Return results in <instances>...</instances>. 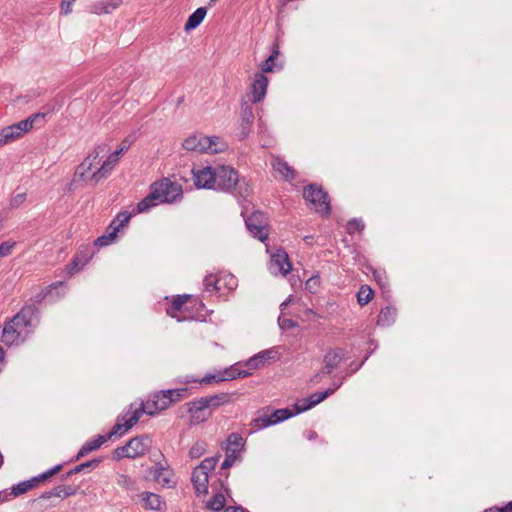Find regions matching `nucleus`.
Instances as JSON below:
<instances>
[{
    "instance_id": "f257e3e1",
    "label": "nucleus",
    "mask_w": 512,
    "mask_h": 512,
    "mask_svg": "<svg viewBox=\"0 0 512 512\" xmlns=\"http://www.w3.org/2000/svg\"><path fill=\"white\" fill-rule=\"evenodd\" d=\"M109 150L110 148L107 144H100L95 147L78 165L74 181L79 179L96 185L106 179L113 169L110 164L108 165L107 158L105 160H102V158Z\"/></svg>"
},
{
    "instance_id": "f03ea898",
    "label": "nucleus",
    "mask_w": 512,
    "mask_h": 512,
    "mask_svg": "<svg viewBox=\"0 0 512 512\" xmlns=\"http://www.w3.org/2000/svg\"><path fill=\"white\" fill-rule=\"evenodd\" d=\"M37 313L34 305L24 306L3 328L1 340L6 345L18 344L23 341V328L31 326Z\"/></svg>"
},
{
    "instance_id": "7ed1b4c3",
    "label": "nucleus",
    "mask_w": 512,
    "mask_h": 512,
    "mask_svg": "<svg viewBox=\"0 0 512 512\" xmlns=\"http://www.w3.org/2000/svg\"><path fill=\"white\" fill-rule=\"evenodd\" d=\"M188 151L215 154L226 150L227 144L218 136L192 135L186 138L182 144Z\"/></svg>"
},
{
    "instance_id": "20e7f679",
    "label": "nucleus",
    "mask_w": 512,
    "mask_h": 512,
    "mask_svg": "<svg viewBox=\"0 0 512 512\" xmlns=\"http://www.w3.org/2000/svg\"><path fill=\"white\" fill-rule=\"evenodd\" d=\"M44 118V113L33 114L25 120H22L16 124L3 128L0 131V134L4 139L5 143L8 144L22 137L24 133L30 131L33 128L35 123L43 121Z\"/></svg>"
},
{
    "instance_id": "39448f33",
    "label": "nucleus",
    "mask_w": 512,
    "mask_h": 512,
    "mask_svg": "<svg viewBox=\"0 0 512 512\" xmlns=\"http://www.w3.org/2000/svg\"><path fill=\"white\" fill-rule=\"evenodd\" d=\"M154 190H158V201L160 203H176L183 197L182 186L169 178H163L152 183Z\"/></svg>"
},
{
    "instance_id": "423d86ee",
    "label": "nucleus",
    "mask_w": 512,
    "mask_h": 512,
    "mask_svg": "<svg viewBox=\"0 0 512 512\" xmlns=\"http://www.w3.org/2000/svg\"><path fill=\"white\" fill-rule=\"evenodd\" d=\"M303 197L310 202L318 213L328 215L330 212V203L328 195L317 185H308L304 188Z\"/></svg>"
},
{
    "instance_id": "0eeeda50",
    "label": "nucleus",
    "mask_w": 512,
    "mask_h": 512,
    "mask_svg": "<svg viewBox=\"0 0 512 512\" xmlns=\"http://www.w3.org/2000/svg\"><path fill=\"white\" fill-rule=\"evenodd\" d=\"M238 181V173L232 167L218 166L215 168V188L230 191L237 185Z\"/></svg>"
},
{
    "instance_id": "6e6552de",
    "label": "nucleus",
    "mask_w": 512,
    "mask_h": 512,
    "mask_svg": "<svg viewBox=\"0 0 512 512\" xmlns=\"http://www.w3.org/2000/svg\"><path fill=\"white\" fill-rule=\"evenodd\" d=\"M245 224L253 237L264 242L269 235L267 218L262 212L252 213L246 220Z\"/></svg>"
},
{
    "instance_id": "1a4fd4ad",
    "label": "nucleus",
    "mask_w": 512,
    "mask_h": 512,
    "mask_svg": "<svg viewBox=\"0 0 512 512\" xmlns=\"http://www.w3.org/2000/svg\"><path fill=\"white\" fill-rule=\"evenodd\" d=\"M61 469H62V466L61 465H57V466L49 469L48 471L42 473L38 477H35V478H33V479L29 480V481H24L22 483H19L18 485L13 487L12 493L15 496H19V495H21L23 493H26L27 491H29L32 488H34L39 482L45 481L48 478H50V477L54 476L55 474H57Z\"/></svg>"
},
{
    "instance_id": "9d476101",
    "label": "nucleus",
    "mask_w": 512,
    "mask_h": 512,
    "mask_svg": "<svg viewBox=\"0 0 512 512\" xmlns=\"http://www.w3.org/2000/svg\"><path fill=\"white\" fill-rule=\"evenodd\" d=\"M156 407L157 402L153 400H149L146 403L142 402L138 407L134 409L133 404H131L128 410L130 413L128 427H133L135 424H137V422L144 413L151 416L157 413L159 410L156 409Z\"/></svg>"
},
{
    "instance_id": "9b49d317",
    "label": "nucleus",
    "mask_w": 512,
    "mask_h": 512,
    "mask_svg": "<svg viewBox=\"0 0 512 512\" xmlns=\"http://www.w3.org/2000/svg\"><path fill=\"white\" fill-rule=\"evenodd\" d=\"M188 412L190 414V424L197 425L207 421L211 417V411H208L201 399L188 403Z\"/></svg>"
},
{
    "instance_id": "f8f14e48",
    "label": "nucleus",
    "mask_w": 512,
    "mask_h": 512,
    "mask_svg": "<svg viewBox=\"0 0 512 512\" xmlns=\"http://www.w3.org/2000/svg\"><path fill=\"white\" fill-rule=\"evenodd\" d=\"M150 439L148 436H137L132 438L126 447L129 452V458H137L143 456L149 449Z\"/></svg>"
},
{
    "instance_id": "ddd939ff",
    "label": "nucleus",
    "mask_w": 512,
    "mask_h": 512,
    "mask_svg": "<svg viewBox=\"0 0 512 512\" xmlns=\"http://www.w3.org/2000/svg\"><path fill=\"white\" fill-rule=\"evenodd\" d=\"M194 184L198 188H211L215 186V168L206 167L197 172L193 171Z\"/></svg>"
},
{
    "instance_id": "4468645a",
    "label": "nucleus",
    "mask_w": 512,
    "mask_h": 512,
    "mask_svg": "<svg viewBox=\"0 0 512 512\" xmlns=\"http://www.w3.org/2000/svg\"><path fill=\"white\" fill-rule=\"evenodd\" d=\"M268 79L263 73H256L251 85L252 101L257 103L261 101L267 91Z\"/></svg>"
},
{
    "instance_id": "2eb2a0df",
    "label": "nucleus",
    "mask_w": 512,
    "mask_h": 512,
    "mask_svg": "<svg viewBox=\"0 0 512 512\" xmlns=\"http://www.w3.org/2000/svg\"><path fill=\"white\" fill-rule=\"evenodd\" d=\"M157 193L158 190H154L153 185L151 184L149 194L137 204L136 208L133 210V213H145L148 212L151 208L160 204L158 201Z\"/></svg>"
},
{
    "instance_id": "dca6fc26",
    "label": "nucleus",
    "mask_w": 512,
    "mask_h": 512,
    "mask_svg": "<svg viewBox=\"0 0 512 512\" xmlns=\"http://www.w3.org/2000/svg\"><path fill=\"white\" fill-rule=\"evenodd\" d=\"M200 399L206 406L207 410L211 411L212 413L218 407L231 402V395L228 393H219L211 396L201 397Z\"/></svg>"
},
{
    "instance_id": "f3484780",
    "label": "nucleus",
    "mask_w": 512,
    "mask_h": 512,
    "mask_svg": "<svg viewBox=\"0 0 512 512\" xmlns=\"http://www.w3.org/2000/svg\"><path fill=\"white\" fill-rule=\"evenodd\" d=\"M191 481L197 493L206 494L208 492V474L206 471L195 467L192 472Z\"/></svg>"
},
{
    "instance_id": "a211bd4d",
    "label": "nucleus",
    "mask_w": 512,
    "mask_h": 512,
    "mask_svg": "<svg viewBox=\"0 0 512 512\" xmlns=\"http://www.w3.org/2000/svg\"><path fill=\"white\" fill-rule=\"evenodd\" d=\"M271 266L275 267L283 275L288 274L292 268L288 255L284 251H279L272 256Z\"/></svg>"
},
{
    "instance_id": "6ab92c4d",
    "label": "nucleus",
    "mask_w": 512,
    "mask_h": 512,
    "mask_svg": "<svg viewBox=\"0 0 512 512\" xmlns=\"http://www.w3.org/2000/svg\"><path fill=\"white\" fill-rule=\"evenodd\" d=\"M342 360V350L335 349L329 351L324 357L323 374H330Z\"/></svg>"
},
{
    "instance_id": "aec40b11",
    "label": "nucleus",
    "mask_w": 512,
    "mask_h": 512,
    "mask_svg": "<svg viewBox=\"0 0 512 512\" xmlns=\"http://www.w3.org/2000/svg\"><path fill=\"white\" fill-rule=\"evenodd\" d=\"M130 413L127 411L125 414L120 415L117 418L116 424L112 427L111 431L105 435L107 440L111 439L114 435H122L132 427H128Z\"/></svg>"
},
{
    "instance_id": "412c9836",
    "label": "nucleus",
    "mask_w": 512,
    "mask_h": 512,
    "mask_svg": "<svg viewBox=\"0 0 512 512\" xmlns=\"http://www.w3.org/2000/svg\"><path fill=\"white\" fill-rule=\"evenodd\" d=\"M273 169L278 172L283 179L292 181L295 179V171L281 158H275L272 162Z\"/></svg>"
},
{
    "instance_id": "4be33fe9",
    "label": "nucleus",
    "mask_w": 512,
    "mask_h": 512,
    "mask_svg": "<svg viewBox=\"0 0 512 512\" xmlns=\"http://www.w3.org/2000/svg\"><path fill=\"white\" fill-rule=\"evenodd\" d=\"M91 257L92 252L88 248L79 251L69 266L70 271L72 273L78 272L89 262Z\"/></svg>"
},
{
    "instance_id": "5701e85b",
    "label": "nucleus",
    "mask_w": 512,
    "mask_h": 512,
    "mask_svg": "<svg viewBox=\"0 0 512 512\" xmlns=\"http://www.w3.org/2000/svg\"><path fill=\"white\" fill-rule=\"evenodd\" d=\"M107 441V437L105 435H99L95 439L86 442L81 449L79 450L76 460H79L81 457L89 454L90 452L97 450Z\"/></svg>"
},
{
    "instance_id": "b1692460",
    "label": "nucleus",
    "mask_w": 512,
    "mask_h": 512,
    "mask_svg": "<svg viewBox=\"0 0 512 512\" xmlns=\"http://www.w3.org/2000/svg\"><path fill=\"white\" fill-rule=\"evenodd\" d=\"M247 375H248V373L246 371H240L234 367H231L229 369H226L222 373L221 377H219L218 379H216L215 376H207L202 381L205 383H211L212 380L224 381V380L235 379L237 377H246Z\"/></svg>"
},
{
    "instance_id": "393cba45",
    "label": "nucleus",
    "mask_w": 512,
    "mask_h": 512,
    "mask_svg": "<svg viewBox=\"0 0 512 512\" xmlns=\"http://www.w3.org/2000/svg\"><path fill=\"white\" fill-rule=\"evenodd\" d=\"M207 10L205 7H199L188 18L185 23V30L190 31L200 25L206 16Z\"/></svg>"
},
{
    "instance_id": "a878e982",
    "label": "nucleus",
    "mask_w": 512,
    "mask_h": 512,
    "mask_svg": "<svg viewBox=\"0 0 512 512\" xmlns=\"http://www.w3.org/2000/svg\"><path fill=\"white\" fill-rule=\"evenodd\" d=\"M120 4V0H102L93 5L92 12L96 14H108L117 9Z\"/></svg>"
},
{
    "instance_id": "bb28decb",
    "label": "nucleus",
    "mask_w": 512,
    "mask_h": 512,
    "mask_svg": "<svg viewBox=\"0 0 512 512\" xmlns=\"http://www.w3.org/2000/svg\"><path fill=\"white\" fill-rule=\"evenodd\" d=\"M397 311L392 307H384L380 310L378 315L377 323L381 326H390L394 323Z\"/></svg>"
},
{
    "instance_id": "cd10ccee",
    "label": "nucleus",
    "mask_w": 512,
    "mask_h": 512,
    "mask_svg": "<svg viewBox=\"0 0 512 512\" xmlns=\"http://www.w3.org/2000/svg\"><path fill=\"white\" fill-rule=\"evenodd\" d=\"M273 358V351L265 350L260 352L259 354L251 357L247 361V366L249 369H257L261 367L267 360Z\"/></svg>"
},
{
    "instance_id": "c85d7f7f",
    "label": "nucleus",
    "mask_w": 512,
    "mask_h": 512,
    "mask_svg": "<svg viewBox=\"0 0 512 512\" xmlns=\"http://www.w3.org/2000/svg\"><path fill=\"white\" fill-rule=\"evenodd\" d=\"M341 386L340 383H334L332 387L326 389L323 392L313 393L308 397L309 402H311L312 406H315L325 400L328 396L332 395L338 388Z\"/></svg>"
},
{
    "instance_id": "c756f323",
    "label": "nucleus",
    "mask_w": 512,
    "mask_h": 512,
    "mask_svg": "<svg viewBox=\"0 0 512 512\" xmlns=\"http://www.w3.org/2000/svg\"><path fill=\"white\" fill-rule=\"evenodd\" d=\"M244 445L243 437L238 433H231L227 439V452L238 453Z\"/></svg>"
},
{
    "instance_id": "7c9ffc66",
    "label": "nucleus",
    "mask_w": 512,
    "mask_h": 512,
    "mask_svg": "<svg viewBox=\"0 0 512 512\" xmlns=\"http://www.w3.org/2000/svg\"><path fill=\"white\" fill-rule=\"evenodd\" d=\"M131 145V141L129 139H124L121 144H120V147L119 149H117L116 151H114L112 154H110L108 157H107V160H108V165L110 164L112 169H114L116 167V165L118 164V161H119V158H120V155L122 153H124L126 150H128V148L130 147Z\"/></svg>"
},
{
    "instance_id": "2f4dec72",
    "label": "nucleus",
    "mask_w": 512,
    "mask_h": 512,
    "mask_svg": "<svg viewBox=\"0 0 512 512\" xmlns=\"http://www.w3.org/2000/svg\"><path fill=\"white\" fill-rule=\"evenodd\" d=\"M142 500L145 503V508L151 510H160L162 501L157 494L145 492L142 494Z\"/></svg>"
},
{
    "instance_id": "473e14b6",
    "label": "nucleus",
    "mask_w": 512,
    "mask_h": 512,
    "mask_svg": "<svg viewBox=\"0 0 512 512\" xmlns=\"http://www.w3.org/2000/svg\"><path fill=\"white\" fill-rule=\"evenodd\" d=\"M132 215L135 214L133 212H120L110 224L109 229H113L116 233H118L121 228L128 224Z\"/></svg>"
},
{
    "instance_id": "72a5a7b5",
    "label": "nucleus",
    "mask_w": 512,
    "mask_h": 512,
    "mask_svg": "<svg viewBox=\"0 0 512 512\" xmlns=\"http://www.w3.org/2000/svg\"><path fill=\"white\" fill-rule=\"evenodd\" d=\"M189 295H179L177 296L171 304V307L167 309V314L173 318H176V312L180 311L182 307L187 303Z\"/></svg>"
},
{
    "instance_id": "f704fd0d",
    "label": "nucleus",
    "mask_w": 512,
    "mask_h": 512,
    "mask_svg": "<svg viewBox=\"0 0 512 512\" xmlns=\"http://www.w3.org/2000/svg\"><path fill=\"white\" fill-rule=\"evenodd\" d=\"M373 297V290L367 285H362L357 293V302L360 306H365L372 300Z\"/></svg>"
},
{
    "instance_id": "c9c22d12",
    "label": "nucleus",
    "mask_w": 512,
    "mask_h": 512,
    "mask_svg": "<svg viewBox=\"0 0 512 512\" xmlns=\"http://www.w3.org/2000/svg\"><path fill=\"white\" fill-rule=\"evenodd\" d=\"M225 496L222 493H216L211 500L207 502V508L212 511H220L225 506Z\"/></svg>"
},
{
    "instance_id": "e433bc0d",
    "label": "nucleus",
    "mask_w": 512,
    "mask_h": 512,
    "mask_svg": "<svg viewBox=\"0 0 512 512\" xmlns=\"http://www.w3.org/2000/svg\"><path fill=\"white\" fill-rule=\"evenodd\" d=\"M254 115L251 105L248 103H244L241 106V121L243 129H245V126L251 125L253 121Z\"/></svg>"
},
{
    "instance_id": "4c0bfd02",
    "label": "nucleus",
    "mask_w": 512,
    "mask_h": 512,
    "mask_svg": "<svg viewBox=\"0 0 512 512\" xmlns=\"http://www.w3.org/2000/svg\"><path fill=\"white\" fill-rule=\"evenodd\" d=\"M73 494V490L70 487H66L64 485H59L53 489L52 492H47L43 494V498L49 499L51 496L56 497H68Z\"/></svg>"
},
{
    "instance_id": "58836bf2",
    "label": "nucleus",
    "mask_w": 512,
    "mask_h": 512,
    "mask_svg": "<svg viewBox=\"0 0 512 512\" xmlns=\"http://www.w3.org/2000/svg\"><path fill=\"white\" fill-rule=\"evenodd\" d=\"M116 482L120 487H122L126 490H130V491L137 490L136 481L134 479H132L131 477H129L128 475L119 474L117 476Z\"/></svg>"
},
{
    "instance_id": "ea45409f",
    "label": "nucleus",
    "mask_w": 512,
    "mask_h": 512,
    "mask_svg": "<svg viewBox=\"0 0 512 512\" xmlns=\"http://www.w3.org/2000/svg\"><path fill=\"white\" fill-rule=\"evenodd\" d=\"M272 424H273V421H272V417L270 415L269 416L268 415L259 416L251 422V426H252L251 432L268 427Z\"/></svg>"
},
{
    "instance_id": "a19ab883",
    "label": "nucleus",
    "mask_w": 512,
    "mask_h": 512,
    "mask_svg": "<svg viewBox=\"0 0 512 512\" xmlns=\"http://www.w3.org/2000/svg\"><path fill=\"white\" fill-rule=\"evenodd\" d=\"M152 400L157 402L156 409H158L159 411L167 409L172 404L171 398H168L164 391L155 394Z\"/></svg>"
},
{
    "instance_id": "79ce46f5",
    "label": "nucleus",
    "mask_w": 512,
    "mask_h": 512,
    "mask_svg": "<svg viewBox=\"0 0 512 512\" xmlns=\"http://www.w3.org/2000/svg\"><path fill=\"white\" fill-rule=\"evenodd\" d=\"M154 478L158 483H170V471L164 467H157L154 473Z\"/></svg>"
},
{
    "instance_id": "37998d69",
    "label": "nucleus",
    "mask_w": 512,
    "mask_h": 512,
    "mask_svg": "<svg viewBox=\"0 0 512 512\" xmlns=\"http://www.w3.org/2000/svg\"><path fill=\"white\" fill-rule=\"evenodd\" d=\"M117 233L113 229L108 228V233L98 237L95 240V245L99 247H103L109 245L116 237Z\"/></svg>"
},
{
    "instance_id": "c03bdc74",
    "label": "nucleus",
    "mask_w": 512,
    "mask_h": 512,
    "mask_svg": "<svg viewBox=\"0 0 512 512\" xmlns=\"http://www.w3.org/2000/svg\"><path fill=\"white\" fill-rule=\"evenodd\" d=\"M293 413L289 409L275 410L270 416L272 417L273 424L290 418Z\"/></svg>"
},
{
    "instance_id": "a18cd8bd",
    "label": "nucleus",
    "mask_w": 512,
    "mask_h": 512,
    "mask_svg": "<svg viewBox=\"0 0 512 512\" xmlns=\"http://www.w3.org/2000/svg\"><path fill=\"white\" fill-rule=\"evenodd\" d=\"M164 392L166 393L168 398H171V403H175L177 401H180L184 397V395L187 392V389H170L165 390Z\"/></svg>"
},
{
    "instance_id": "49530a36",
    "label": "nucleus",
    "mask_w": 512,
    "mask_h": 512,
    "mask_svg": "<svg viewBox=\"0 0 512 512\" xmlns=\"http://www.w3.org/2000/svg\"><path fill=\"white\" fill-rule=\"evenodd\" d=\"M219 460V457H210V458H205L201 463L200 465H198L197 467L203 471H206L207 474L209 473V471L213 470L217 464Z\"/></svg>"
},
{
    "instance_id": "de8ad7c7",
    "label": "nucleus",
    "mask_w": 512,
    "mask_h": 512,
    "mask_svg": "<svg viewBox=\"0 0 512 512\" xmlns=\"http://www.w3.org/2000/svg\"><path fill=\"white\" fill-rule=\"evenodd\" d=\"M206 450V444L204 442H196L189 451V455L191 458H199L201 457Z\"/></svg>"
},
{
    "instance_id": "09e8293b",
    "label": "nucleus",
    "mask_w": 512,
    "mask_h": 512,
    "mask_svg": "<svg viewBox=\"0 0 512 512\" xmlns=\"http://www.w3.org/2000/svg\"><path fill=\"white\" fill-rule=\"evenodd\" d=\"M364 229V224L362 221L353 219L347 224V232L349 234L360 233Z\"/></svg>"
},
{
    "instance_id": "8fccbe9b",
    "label": "nucleus",
    "mask_w": 512,
    "mask_h": 512,
    "mask_svg": "<svg viewBox=\"0 0 512 512\" xmlns=\"http://www.w3.org/2000/svg\"><path fill=\"white\" fill-rule=\"evenodd\" d=\"M26 200V194L25 193H19L14 195L9 200V208L10 209H16L20 207Z\"/></svg>"
},
{
    "instance_id": "3c124183",
    "label": "nucleus",
    "mask_w": 512,
    "mask_h": 512,
    "mask_svg": "<svg viewBox=\"0 0 512 512\" xmlns=\"http://www.w3.org/2000/svg\"><path fill=\"white\" fill-rule=\"evenodd\" d=\"M220 282H221V280L215 279L212 275L207 276L204 279V285H205L206 290H208V291L220 290V286H219Z\"/></svg>"
},
{
    "instance_id": "603ef678",
    "label": "nucleus",
    "mask_w": 512,
    "mask_h": 512,
    "mask_svg": "<svg viewBox=\"0 0 512 512\" xmlns=\"http://www.w3.org/2000/svg\"><path fill=\"white\" fill-rule=\"evenodd\" d=\"M16 243L14 241H6L0 245V257H6L12 253Z\"/></svg>"
},
{
    "instance_id": "864d4df0",
    "label": "nucleus",
    "mask_w": 512,
    "mask_h": 512,
    "mask_svg": "<svg viewBox=\"0 0 512 512\" xmlns=\"http://www.w3.org/2000/svg\"><path fill=\"white\" fill-rule=\"evenodd\" d=\"M129 458V452H128V449L126 447V445L124 446H121V447H117L114 452H113V459L114 460H121L123 458Z\"/></svg>"
},
{
    "instance_id": "5fc2aeb1",
    "label": "nucleus",
    "mask_w": 512,
    "mask_h": 512,
    "mask_svg": "<svg viewBox=\"0 0 512 512\" xmlns=\"http://www.w3.org/2000/svg\"><path fill=\"white\" fill-rule=\"evenodd\" d=\"M312 407L313 406L311 402H309L308 397L298 401L294 406L296 413L304 412Z\"/></svg>"
},
{
    "instance_id": "6e6d98bb",
    "label": "nucleus",
    "mask_w": 512,
    "mask_h": 512,
    "mask_svg": "<svg viewBox=\"0 0 512 512\" xmlns=\"http://www.w3.org/2000/svg\"><path fill=\"white\" fill-rule=\"evenodd\" d=\"M278 54V51H275L273 54H271L262 64L261 69L263 72H270L273 69L274 66V59L275 56Z\"/></svg>"
},
{
    "instance_id": "4d7b16f0",
    "label": "nucleus",
    "mask_w": 512,
    "mask_h": 512,
    "mask_svg": "<svg viewBox=\"0 0 512 512\" xmlns=\"http://www.w3.org/2000/svg\"><path fill=\"white\" fill-rule=\"evenodd\" d=\"M236 458H237V453H232V452L228 453L227 452V456H226L225 460L223 461L221 468L228 469L229 467H231L234 464Z\"/></svg>"
},
{
    "instance_id": "13d9d810",
    "label": "nucleus",
    "mask_w": 512,
    "mask_h": 512,
    "mask_svg": "<svg viewBox=\"0 0 512 512\" xmlns=\"http://www.w3.org/2000/svg\"><path fill=\"white\" fill-rule=\"evenodd\" d=\"M319 286V278L311 277L305 283V288L309 290L311 293H314Z\"/></svg>"
},
{
    "instance_id": "bf43d9fd",
    "label": "nucleus",
    "mask_w": 512,
    "mask_h": 512,
    "mask_svg": "<svg viewBox=\"0 0 512 512\" xmlns=\"http://www.w3.org/2000/svg\"><path fill=\"white\" fill-rule=\"evenodd\" d=\"M75 0H63L61 4V12L65 15L72 11V5Z\"/></svg>"
},
{
    "instance_id": "052dcab7",
    "label": "nucleus",
    "mask_w": 512,
    "mask_h": 512,
    "mask_svg": "<svg viewBox=\"0 0 512 512\" xmlns=\"http://www.w3.org/2000/svg\"><path fill=\"white\" fill-rule=\"evenodd\" d=\"M99 463H100L99 459H94V460H90L85 463H82L81 465H84V469H86V468H95L96 466H98Z\"/></svg>"
},
{
    "instance_id": "680f3d73",
    "label": "nucleus",
    "mask_w": 512,
    "mask_h": 512,
    "mask_svg": "<svg viewBox=\"0 0 512 512\" xmlns=\"http://www.w3.org/2000/svg\"><path fill=\"white\" fill-rule=\"evenodd\" d=\"M84 470V465H77L74 469L70 470L67 474H66V477H69L73 474H77L81 471Z\"/></svg>"
},
{
    "instance_id": "e2e57ef3",
    "label": "nucleus",
    "mask_w": 512,
    "mask_h": 512,
    "mask_svg": "<svg viewBox=\"0 0 512 512\" xmlns=\"http://www.w3.org/2000/svg\"><path fill=\"white\" fill-rule=\"evenodd\" d=\"M296 326V323L291 320V319H286L283 321V327H288V328H291V327H294Z\"/></svg>"
},
{
    "instance_id": "0e129e2a",
    "label": "nucleus",
    "mask_w": 512,
    "mask_h": 512,
    "mask_svg": "<svg viewBox=\"0 0 512 512\" xmlns=\"http://www.w3.org/2000/svg\"><path fill=\"white\" fill-rule=\"evenodd\" d=\"M225 512H247L246 510L238 507H228Z\"/></svg>"
},
{
    "instance_id": "69168bd1",
    "label": "nucleus",
    "mask_w": 512,
    "mask_h": 512,
    "mask_svg": "<svg viewBox=\"0 0 512 512\" xmlns=\"http://www.w3.org/2000/svg\"><path fill=\"white\" fill-rule=\"evenodd\" d=\"M322 374H323L322 372H321V373H317V374H315V375L313 376V378L311 379V381H312L313 383H315V384H316V383H319V382L321 381V379H322Z\"/></svg>"
},
{
    "instance_id": "338daca9",
    "label": "nucleus",
    "mask_w": 512,
    "mask_h": 512,
    "mask_svg": "<svg viewBox=\"0 0 512 512\" xmlns=\"http://www.w3.org/2000/svg\"><path fill=\"white\" fill-rule=\"evenodd\" d=\"M502 512H512V501L502 508Z\"/></svg>"
},
{
    "instance_id": "774afa93",
    "label": "nucleus",
    "mask_w": 512,
    "mask_h": 512,
    "mask_svg": "<svg viewBox=\"0 0 512 512\" xmlns=\"http://www.w3.org/2000/svg\"><path fill=\"white\" fill-rule=\"evenodd\" d=\"M484 512H502V508L492 507V508L486 509Z\"/></svg>"
}]
</instances>
